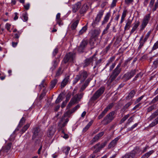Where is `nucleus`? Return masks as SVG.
<instances>
[{"mask_svg": "<svg viewBox=\"0 0 158 158\" xmlns=\"http://www.w3.org/2000/svg\"><path fill=\"white\" fill-rule=\"evenodd\" d=\"M59 62V61L58 60H53L52 63V66L50 68V69L52 70V71H53L56 68Z\"/></svg>", "mask_w": 158, "mask_h": 158, "instance_id": "obj_24", "label": "nucleus"}, {"mask_svg": "<svg viewBox=\"0 0 158 158\" xmlns=\"http://www.w3.org/2000/svg\"><path fill=\"white\" fill-rule=\"evenodd\" d=\"M75 56V53L72 52H69L64 57L63 61L64 63L68 62H73Z\"/></svg>", "mask_w": 158, "mask_h": 158, "instance_id": "obj_8", "label": "nucleus"}, {"mask_svg": "<svg viewBox=\"0 0 158 158\" xmlns=\"http://www.w3.org/2000/svg\"><path fill=\"white\" fill-rule=\"evenodd\" d=\"M25 119L23 118L22 117L20 121L19 126L21 127L25 123Z\"/></svg>", "mask_w": 158, "mask_h": 158, "instance_id": "obj_56", "label": "nucleus"}, {"mask_svg": "<svg viewBox=\"0 0 158 158\" xmlns=\"http://www.w3.org/2000/svg\"><path fill=\"white\" fill-rule=\"evenodd\" d=\"M158 48V40L154 44L152 51H153Z\"/></svg>", "mask_w": 158, "mask_h": 158, "instance_id": "obj_46", "label": "nucleus"}, {"mask_svg": "<svg viewBox=\"0 0 158 158\" xmlns=\"http://www.w3.org/2000/svg\"><path fill=\"white\" fill-rule=\"evenodd\" d=\"M56 131L55 128L53 127H49L47 133L48 137L49 138H52L54 135Z\"/></svg>", "mask_w": 158, "mask_h": 158, "instance_id": "obj_16", "label": "nucleus"}, {"mask_svg": "<svg viewBox=\"0 0 158 158\" xmlns=\"http://www.w3.org/2000/svg\"><path fill=\"white\" fill-rule=\"evenodd\" d=\"M158 124L154 120L149 125V127H152Z\"/></svg>", "mask_w": 158, "mask_h": 158, "instance_id": "obj_53", "label": "nucleus"}, {"mask_svg": "<svg viewBox=\"0 0 158 158\" xmlns=\"http://www.w3.org/2000/svg\"><path fill=\"white\" fill-rule=\"evenodd\" d=\"M110 16V13H107L104 17V19L102 22V25H103L106 24L108 21Z\"/></svg>", "mask_w": 158, "mask_h": 158, "instance_id": "obj_23", "label": "nucleus"}, {"mask_svg": "<svg viewBox=\"0 0 158 158\" xmlns=\"http://www.w3.org/2000/svg\"><path fill=\"white\" fill-rule=\"evenodd\" d=\"M117 1V0H113L111 5V6L113 7L116 6V4Z\"/></svg>", "mask_w": 158, "mask_h": 158, "instance_id": "obj_63", "label": "nucleus"}, {"mask_svg": "<svg viewBox=\"0 0 158 158\" xmlns=\"http://www.w3.org/2000/svg\"><path fill=\"white\" fill-rule=\"evenodd\" d=\"M155 106L154 105L149 107L147 109V112H149L153 110L155 108Z\"/></svg>", "mask_w": 158, "mask_h": 158, "instance_id": "obj_51", "label": "nucleus"}, {"mask_svg": "<svg viewBox=\"0 0 158 158\" xmlns=\"http://www.w3.org/2000/svg\"><path fill=\"white\" fill-rule=\"evenodd\" d=\"M158 115V109L153 113L149 117L148 119L149 121H151Z\"/></svg>", "mask_w": 158, "mask_h": 158, "instance_id": "obj_25", "label": "nucleus"}, {"mask_svg": "<svg viewBox=\"0 0 158 158\" xmlns=\"http://www.w3.org/2000/svg\"><path fill=\"white\" fill-rule=\"evenodd\" d=\"M121 64L122 62H121L113 71L108 80V82L110 84L115 80L116 77L121 71L122 69L120 68Z\"/></svg>", "mask_w": 158, "mask_h": 158, "instance_id": "obj_3", "label": "nucleus"}, {"mask_svg": "<svg viewBox=\"0 0 158 158\" xmlns=\"http://www.w3.org/2000/svg\"><path fill=\"white\" fill-rule=\"evenodd\" d=\"M69 77L67 76L63 80L61 84V88H64L66 85L69 81Z\"/></svg>", "mask_w": 158, "mask_h": 158, "instance_id": "obj_22", "label": "nucleus"}, {"mask_svg": "<svg viewBox=\"0 0 158 158\" xmlns=\"http://www.w3.org/2000/svg\"><path fill=\"white\" fill-rule=\"evenodd\" d=\"M47 85V84L46 83H45V80H43L42 81L41 84L40 85V86L41 87H44L45 85Z\"/></svg>", "mask_w": 158, "mask_h": 158, "instance_id": "obj_59", "label": "nucleus"}, {"mask_svg": "<svg viewBox=\"0 0 158 158\" xmlns=\"http://www.w3.org/2000/svg\"><path fill=\"white\" fill-rule=\"evenodd\" d=\"M88 43V41L86 40H83L81 42L79 47L78 51L79 52H83Z\"/></svg>", "mask_w": 158, "mask_h": 158, "instance_id": "obj_11", "label": "nucleus"}, {"mask_svg": "<svg viewBox=\"0 0 158 158\" xmlns=\"http://www.w3.org/2000/svg\"><path fill=\"white\" fill-rule=\"evenodd\" d=\"M100 33V30H94L92 32L91 37L92 38H95L98 37Z\"/></svg>", "mask_w": 158, "mask_h": 158, "instance_id": "obj_20", "label": "nucleus"}, {"mask_svg": "<svg viewBox=\"0 0 158 158\" xmlns=\"http://www.w3.org/2000/svg\"><path fill=\"white\" fill-rule=\"evenodd\" d=\"M21 15L22 18H23V21H26L28 20V17L27 12L23 11Z\"/></svg>", "mask_w": 158, "mask_h": 158, "instance_id": "obj_36", "label": "nucleus"}, {"mask_svg": "<svg viewBox=\"0 0 158 158\" xmlns=\"http://www.w3.org/2000/svg\"><path fill=\"white\" fill-rule=\"evenodd\" d=\"M21 34V32L20 31H18L17 33H16L15 34V36L14 37V39H15L16 40L17 39H18L19 38L20 34Z\"/></svg>", "mask_w": 158, "mask_h": 158, "instance_id": "obj_50", "label": "nucleus"}, {"mask_svg": "<svg viewBox=\"0 0 158 158\" xmlns=\"http://www.w3.org/2000/svg\"><path fill=\"white\" fill-rule=\"evenodd\" d=\"M62 100V95L60 94L56 100L55 102L57 104L60 103Z\"/></svg>", "mask_w": 158, "mask_h": 158, "instance_id": "obj_49", "label": "nucleus"}, {"mask_svg": "<svg viewBox=\"0 0 158 158\" xmlns=\"http://www.w3.org/2000/svg\"><path fill=\"white\" fill-rule=\"evenodd\" d=\"M81 6V2H77L73 5L72 6L73 11L74 13L76 12Z\"/></svg>", "mask_w": 158, "mask_h": 158, "instance_id": "obj_17", "label": "nucleus"}, {"mask_svg": "<svg viewBox=\"0 0 158 158\" xmlns=\"http://www.w3.org/2000/svg\"><path fill=\"white\" fill-rule=\"evenodd\" d=\"M23 6L26 10H28L30 8V4L29 3H27L25 4H24L23 5Z\"/></svg>", "mask_w": 158, "mask_h": 158, "instance_id": "obj_57", "label": "nucleus"}, {"mask_svg": "<svg viewBox=\"0 0 158 158\" xmlns=\"http://www.w3.org/2000/svg\"><path fill=\"white\" fill-rule=\"evenodd\" d=\"M132 20L129 19H128L127 20L126 25L124 27L125 30H126L129 29L132 23Z\"/></svg>", "mask_w": 158, "mask_h": 158, "instance_id": "obj_28", "label": "nucleus"}, {"mask_svg": "<svg viewBox=\"0 0 158 158\" xmlns=\"http://www.w3.org/2000/svg\"><path fill=\"white\" fill-rule=\"evenodd\" d=\"M142 76V74L141 73H140L137 74L135 77L133 79L134 81H135L139 77H141Z\"/></svg>", "mask_w": 158, "mask_h": 158, "instance_id": "obj_62", "label": "nucleus"}, {"mask_svg": "<svg viewBox=\"0 0 158 158\" xmlns=\"http://www.w3.org/2000/svg\"><path fill=\"white\" fill-rule=\"evenodd\" d=\"M104 10H100L96 17V21L99 22L103 14Z\"/></svg>", "mask_w": 158, "mask_h": 158, "instance_id": "obj_21", "label": "nucleus"}, {"mask_svg": "<svg viewBox=\"0 0 158 158\" xmlns=\"http://www.w3.org/2000/svg\"><path fill=\"white\" fill-rule=\"evenodd\" d=\"M105 88L102 87L98 89L90 99L91 101H94L98 98L104 93Z\"/></svg>", "mask_w": 158, "mask_h": 158, "instance_id": "obj_6", "label": "nucleus"}, {"mask_svg": "<svg viewBox=\"0 0 158 158\" xmlns=\"http://www.w3.org/2000/svg\"><path fill=\"white\" fill-rule=\"evenodd\" d=\"M158 124L154 120L149 125V127H152Z\"/></svg>", "mask_w": 158, "mask_h": 158, "instance_id": "obj_54", "label": "nucleus"}, {"mask_svg": "<svg viewBox=\"0 0 158 158\" xmlns=\"http://www.w3.org/2000/svg\"><path fill=\"white\" fill-rule=\"evenodd\" d=\"M116 114L115 110L107 114L104 118L102 123L104 125H107L112 122L115 118Z\"/></svg>", "mask_w": 158, "mask_h": 158, "instance_id": "obj_4", "label": "nucleus"}, {"mask_svg": "<svg viewBox=\"0 0 158 158\" xmlns=\"http://www.w3.org/2000/svg\"><path fill=\"white\" fill-rule=\"evenodd\" d=\"M143 35L141 37L140 39V41L139 43V44L138 47L139 48H141L143 46L144 44L146 42L144 41V39L143 40Z\"/></svg>", "mask_w": 158, "mask_h": 158, "instance_id": "obj_32", "label": "nucleus"}, {"mask_svg": "<svg viewBox=\"0 0 158 158\" xmlns=\"http://www.w3.org/2000/svg\"><path fill=\"white\" fill-rule=\"evenodd\" d=\"M87 23L83 27L82 29L79 31V35H82L86 31L87 29Z\"/></svg>", "mask_w": 158, "mask_h": 158, "instance_id": "obj_39", "label": "nucleus"}, {"mask_svg": "<svg viewBox=\"0 0 158 158\" xmlns=\"http://www.w3.org/2000/svg\"><path fill=\"white\" fill-rule=\"evenodd\" d=\"M116 64V62H114L111 65L110 67L109 71H111L112 70V69L114 67Z\"/></svg>", "mask_w": 158, "mask_h": 158, "instance_id": "obj_60", "label": "nucleus"}, {"mask_svg": "<svg viewBox=\"0 0 158 158\" xmlns=\"http://www.w3.org/2000/svg\"><path fill=\"white\" fill-rule=\"evenodd\" d=\"M87 7L86 5H84L80 9V12L81 14H82L85 13L87 10Z\"/></svg>", "mask_w": 158, "mask_h": 158, "instance_id": "obj_40", "label": "nucleus"}, {"mask_svg": "<svg viewBox=\"0 0 158 158\" xmlns=\"http://www.w3.org/2000/svg\"><path fill=\"white\" fill-rule=\"evenodd\" d=\"M158 101V95L154 98L151 101V104L155 103Z\"/></svg>", "mask_w": 158, "mask_h": 158, "instance_id": "obj_52", "label": "nucleus"}, {"mask_svg": "<svg viewBox=\"0 0 158 158\" xmlns=\"http://www.w3.org/2000/svg\"><path fill=\"white\" fill-rule=\"evenodd\" d=\"M126 11L124 10L123 13L122 15L121 16V20L120 21V23H123V21L124 20V19L125 18V17L126 15Z\"/></svg>", "mask_w": 158, "mask_h": 158, "instance_id": "obj_41", "label": "nucleus"}, {"mask_svg": "<svg viewBox=\"0 0 158 158\" xmlns=\"http://www.w3.org/2000/svg\"><path fill=\"white\" fill-rule=\"evenodd\" d=\"M130 115L129 114H127L125 116L120 120V123L121 124L123 123L125 121H126L127 118L129 117Z\"/></svg>", "mask_w": 158, "mask_h": 158, "instance_id": "obj_43", "label": "nucleus"}, {"mask_svg": "<svg viewBox=\"0 0 158 158\" xmlns=\"http://www.w3.org/2000/svg\"><path fill=\"white\" fill-rule=\"evenodd\" d=\"M107 111L105 109L103 111V112L101 113V114H100L98 117V118L99 119H100L101 118H102L103 116L105 114L107 113Z\"/></svg>", "mask_w": 158, "mask_h": 158, "instance_id": "obj_45", "label": "nucleus"}, {"mask_svg": "<svg viewBox=\"0 0 158 158\" xmlns=\"http://www.w3.org/2000/svg\"><path fill=\"white\" fill-rule=\"evenodd\" d=\"M84 95L83 93L76 94L71 100L67 106V108H70L73 105L76 103H78Z\"/></svg>", "mask_w": 158, "mask_h": 158, "instance_id": "obj_5", "label": "nucleus"}, {"mask_svg": "<svg viewBox=\"0 0 158 158\" xmlns=\"http://www.w3.org/2000/svg\"><path fill=\"white\" fill-rule=\"evenodd\" d=\"M137 70L136 69L131 70V71L127 72L125 74L122 78L123 80L127 81L131 78L135 74Z\"/></svg>", "mask_w": 158, "mask_h": 158, "instance_id": "obj_7", "label": "nucleus"}, {"mask_svg": "<svg viewBox=\"0 0 158 158\" xmlns=\"http://www.w3.org/2000/svg\"><path fill=\"white\" fill-rule=\"evenodd\" d=\"M154 152V151L153 150L150 151L144 154L141 158H148Z\"/></svg>", "mask_w": 158, "mask_h": 158, "instance_id": "obj_29", "label": "nucleus"}, {"mask_svg": "<svg viewBox=\"0 0 158 158\" xmlns=\"http://www.w3.org/2000/svg\"><path fill=\"white\" fill-rule=\"evenodd\" d=\"M63 73V70L61 67H60L58 69V70L57 71L56 75H55V77H57L61 75Z\"/></svg>", "mask_w": 158, "mask_h": 158, "instance_id": "obj_33", "label": "nucleus"}, {"mask_svg": "<svg viewBox=\"0 0 158 158\" xmlns=\"http://www.w3.org/2000/svg\"><path fill=\"white\" fill-rule=\"evenodd\" d=\"M139 25V22L138 21L136 22L135 23H134V26L130 32L131 34H132L135 31V30L137 28Z\"/></svg>", "mask_w": 158, "mask_h": 158, "instance_id": "obj_26", "label": "nucleus"}, {"mask_svg": "<svg viewBox=\"0 0 158 158\" xmlns=\"http://www.w3.org/2000/svg\"><path fill=\"white\" fill-rule=\"evenodd\" d=\"M70 150V148L69 147H67L64 148L63 150V152L66 155H67L69 153Z\"/></svg>", "mask_w": 158, "mask_h": 158, "instance_id": "obj_47", "label": "nucleus"}, {"mask_svg": "<svg viewBox=\"0 0 158 158\" xmlns=\"http://www.w3.org/2000/svg\"><path fill=\"white\" fill-rule=\"evenodd\" d=\"M29 126L30 124H27L26 125L24 126L21 130L22 133H23L24 132L29 128Z\"/></svg>", "mask_w": 158, "mask_h": 158, "instance_id": "obj_42", "label": "nucleus"}, {"mask_svg": "<svg viewBox=\"0 0 158 158\" xmlns=\"http://www.w3.org/2000/svg\"><path fill=\"white\" fill-rule=\"evenodd\" d=\"M88 73L85 70H81L77 75L73 82V85L75 84L79 80L81 83H82L85 81L86 79L89 76Z\"/></svg>", "mask_w": 158, "mask_h": 158, "instance_id": "obj_2", "label": "nucleus"}, {"mask_svg": "<svg viewBox=\"0 0 158 158\" xmlns=\"http://www.w3.org/2000/svg\"><path fill=\"white\" fill-rule=\"evenodd\" d=\"M130 153L133 155L134 157L136 155H139L142 153V151L139 147L135 148Z\"/></svg>", "mask_w": 158, "mask_h": 158, "instance_id": "obj_13", "label": "nucleus"}, {"mask_svg": "<svg viewBox=\"0 0 158 158\" xmlns=\"http://www.w3.org/2000/svg\"><path fill=\"white\" fill-rule=\"evenodd\" d=\"M138 125V123H136L134 125H133L131 127H129L127 129V131H132L133 129H134Z\"/></svg>", "mask_w": 158, "mask_h": 158, "instance_id": "obj_48", "label": "nucleus"}, {"mask_svg": "<svg viewBox=\"0 0 158 158\" xmlns=\"http://www.w3.org/2000/svg\"><path fill=\"white\" fill-rule=\"evenodd\" d=\"M150 18V15L148 14L146 15L141 25L140 30H143L147 25Z\"/></svg>", "mask_w": 158, "mask_h": 158, "instance_id": "obj_10", "label": "nucleus"}, {"mask_svg": "<svg viewBox=\"0 0 158 158\" xmlns=\"http://www.w3.org/2000/svg\"><path fill=\"white\" fill-rule=\"evenodd\" d=\"M77 110V109L74 107L71 110L68 111L64 114V117L62 118L61 121L60 122L58 125L59 130V131L61 130L62 132L63 133L64 132V131L62 130V128L66 125L67 123L69 121V119L68 118L65 119V118L68 116L70 114L74 112Z\"/></svg>", "mask_w": 158, "mask_h": 158, "instance_id": "obj_1", "label": "nucleus"}, {"mask_svg": "<svg viewBox=\"0 0 158 158\" xmlns=\"http://www.w3.org/2000/svg\"><path fill=\"white\" fill-rule=\"evenodd\" d=\"M107 143L106 142H105L101 144L98 143L95 145L94 147L95 149L94 151V153H96L99 152L102 148H104L106 145Z\"/></svg>", "mask_w": 158, "mask_h": 158, "instance_id": "obj_9", "label": "nucleus"}, {"mask_svg": "<svg viewBox=\"0 0 158 158\" xmlns=\"http://www.w3.org/2000/svg\"><path fill=\"white\" fill-rule=\"evenodd\" d=\"M136 93V91L134 90H133L128 94V95L127 96V99H130L133 98Z\"/></svg>", "mask_w": 158, "mask_h": 158, "instance_id": "obj_27", "label": "nucleus"}, {"mask_svg": "<svg viewBox=\"0 0 158 158\" xmlns=\"http://www.w3.org/2000/svg\"><path fill=\"white\" fill-rule=\"evenodd\" d=\"M40 130L39 127H36L34 129L32 136L33 139H35L37 136L40 135Z\"/></svg>", "mask_w": 158, "mask_h": 158, "instance_id": "obj_18", "label": "nucleus"}, {"mask_svg": "<svg viewBox=\"0 0 158 158\" xmlns=\"http://www.w3.org/2000/svg\"><path fill=\"white\" fill-rule=\"evenodd\" d=\"M92 78L91 77H89L86 80L84 81L85 82L84 84L82 85L81 88L80 89V92H82L85 89L88 85L90 81L92 80Z\"/></svg>", "mask_w": 158, "mask_h": 158, "instance_id": "obj_12", "label": "nucleus"}, {"mask_svg": "<svg viewBox=\"0 0 158 158\" xmlns=\"http://www.w3.org/2000/svg\"><path fill=\"white\" fill-rule=\"evenodd\" d=\"M15 40L16 41V42H12V46L13 47H15L16 46L19 41V39H17L16 40Z\"/></svg>", "mask_w": 158, "mask_h": 158, "instance_id": "obj_61", "label": "nucleus"}, {"mask_svg": "<svg viewBox=\"0 0 158 158\" xmlns=\"http://www.w3.org/2000/svg\"><path fill=\"white\" fill-rule=\"evenodd\" d=\"M153 65L155 67H156L158 65V59H156L153 62Z\"/></svg>", "mask_w": 158, "mask_h": 158, "instance_id": "obj_64", "label": "nucleus"}, {"mask_svg": "<svg viewBox=\"0 0 158 158\" xmlns=\"http://www.w3.org/2000/svg\"><path fill=\"white\" fill-rule=\"evenodd\" d=\"M120 136H119L115 138L110 142L108 146V148H110L114 147L116 144L118 140L120 139Z\"/></svg>", "mask_w": 158, "mask_h": 158, "instance_id": "obj_15", "label": "nucleus"}, {"mask_svg": "<svg viewBox=\"0 0 158 158\" xmlns=\"http://www.w3.org/2000/svg\"><path fill=\"white\" fill-rule=\"evenodd\" d=\"M134 155L131 154L130 152L126 154L125 155L122 156L121 158H133Z\"/></svg>", "mask_w": 158, "mask_h": 158, "instance_id": "obj_35", "label": "nucleus"}, {"mask_svg": "<svg viewBox=\"0 0 158 158\" xmlns=\"http://www.w3.org/2000/svg\"><path fill=\"white\" fill-rule=\"evenodd\" d=\"M94 56H95V55H93L92 57H90L89 58L85 60L84 67H85L88 66L93 61Z\"/></svg>", "mask_w": 158, "mask_h": 158, "instance_id": "obj_19", "label": "nucleus"}, {"mask_svg": "<svg viewBox=\"0 0 158 158\" xmlns=\"http://www.w3.org/2000/svg\"><path fill=\"white\" fill-rule=\"evenodd\" d=\"M93 122V120H91L90 121L87 125L83 128L82 132L84 133L86 132L89 128L90 126L92 125Z\"/></svg>", "mask_w": 158, "mask_h": 158, "instance_id": "obj_30", "label": "nucleus"}, {"mask_svg": "<svg viewBox=\"0 0 158 158\" xmlns=\"http://www.w3.org/2000/svg\"><path fill=\"white\" fill-rule=\"evenodd\" d=\"M114 105V104L113 103H110L105 109L107 112L108 110L111 109L113 107Z\"/></svg>", "mask_w": 158, "mask_h": 158, "instance_id": "obj_44", "label": "nucleus"}, {"mask_svg": "<svg viewBox=\"0 0 158 158\" xmlns=\"http://www.w3.org/2000/svg\"><path fill=\"white\" fill-rule=\"evenodd\" d=\"M57 82V80L55 79L51 81L50 84V88H53Z\"/></svg>", "mask_w": 158, "mask_h": 158, "instance_id": "obj_37", "label": "nucleus"}, {"mask_svg": "<svg viewBox=\"0 0 158 158\" xmlns=\"http://www.w3.org/2000/svg\"><path fill=\"white\" fill-rule=\"evenodd\" d=\"M79 22V20H77L73 23L71 25V28L72 30H75L77 27Z\"/></svg>", "mask_w": 158, "mask_h": 158, "instance_id": "obj_34", "label": "nucleus"}, {"mask_svg": "<svg viewBox=\"0 0 158 158\" xmlns=\"http://www.w3.org/2000/svg\"><path fill=\"white\" fill-rule=\"evenodd\" d=\"M98 139H99L97 137V136H96V135H95L91 141V143L93 144V143L96 142L98 141Z\"/></svg>", "mask_w": 158, "mask_h": 158, "instance_id": "obj_58", "label": "nucleus"}, {"mask_svg": "<svg viewBox=\"0 0 158 158\" xmlns=\"http://www.w3.org/2000/svg\"><path fill=\"white\" fill-rule=\"evenodd\" d=\"M151 31H149L146 34L144 38V41H146L151 34Z\"/></svg>", "mask_w": 158, "mask_h": 158, "instance_id": "obj_55", "label": "nucleus"}, {"mask_svg": "<svg viewBox=\"0 0 158 158\" xmlns=\"http://www.w3.org/2000/svg\"><path fill=\"white\" fill-rule=\"evenodd\" d=\"M132 104L131 102H129L126 104L124 107L121 109V110L123 112L126 111V110Z\"/></svg>", "mask_w": 158, "mask_h": 158, "instance_id": "obj_31", "label": "nucleus"}, {"mask_svg": "<svg viewBox=\"0 0 158 158\" xmlns=\"http://www.w3.org/2000/svg\"><path fill=\"white\" fill-rule=\"evenodd\" d=\"M115 59V57H110L108 60V62L106 64L104 69L106 68L107 67L109 66V65Z\"/></svg>", "mask_w": 158, "mask_h": 158, "instance_id": "obj_38", "label": "nucleus"}, {"mask_svg": "<svg viewBox=\"0 0 158 158\" xmlns=\"http://www.w3.org/2000/svg\"><path fill=\"white\" fill-rule=\"evenodd\" d=\"M11 145L12 143H10L6 146H4L2 147V150H0V152L4 153H7L10 149Z\"/></svg>", "mask_w": 158, "mask_h": 158, "instance_id": "obj_14", "label": "nucleus"}]
</instances>
